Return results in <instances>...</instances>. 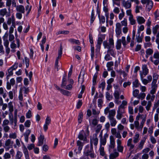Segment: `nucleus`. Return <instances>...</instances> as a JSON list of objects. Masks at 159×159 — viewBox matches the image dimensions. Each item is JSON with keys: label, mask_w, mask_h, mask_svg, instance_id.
Wrapping results in <instances>:
<instances>
[{"label": "nucleus", "mask_w": 159, "mask_h": 159, "mask_svg": "<svg viewBox=\"0 0 159 159\" xmlns=\"http://www.w3.org/2000/svg\"><path fill=\"white\" fill-rule=\"evenodd\" d=\"M142 69V71H140V72L141 79L143 83L145 85H146L152 81V77L151 75H148L147 77L148 80L144 79V77L147 75L148 72V70L146 65H143Z\"/></svg>", "instance_id": "f257e3e1"}, {"label": "nucleus", "mask_w": 159, "mask_h": 159, "mask_svg": "<svg viewBox=\"0 0 159 159\" xmlns=\"http://www.w3.org/2000/svg\"><path fill=\"white\" fill-rule=\"evenodd\" d=\"M66 78V75L65 74L62 79L61 86L63 89L70 90L72 89V85L74 84V81L72 79H70L67 80Z\"/></svg>", "instance_id": "f03ea898"}, {"label": "nucleus", "mask_w": 159, "mask_h": 159, "mask_svg": "<svg viewBox=\"0 0 159 159\" xmlns=\"http://www.w3.org/2000/svg\"><path fill=\"white\" fill-rule=\"evenodd\" d=\"M153 80L152 84V89L150 93L152 95L154 94L156 92V90L157 88V85L156 83L157 79V76L156 74H154L153 75Z\"/></svg>", "instance_id": "7ed1b4c3"}, {"label": "nucleus", "mask_w": 159, "mask_h": 159, "mask_svg": "<svg viewBox=\"0 0 159 159\" xmlns=\"http://www.w3.org/2000/svg\"><path fill=\"white\" fill-rule=\"evenodd\" d=\"M150 60L155 65H158L159 63V52H155L153 56L150 57Z\"/></svg>", "instance_id": "20e7f679"}, {"label": "nucleus", "mask_w": 159, "mask_h": 159, "mask_svg": "<svg viewBox=\"0 0 159 159\" xmlns=\"http://www.w3.org/2000/svg\"><path fill=\"white\" fill-rule=\"evenodd\" d=\"M62 50L63 47L62 45L61 44L60 46V48L58 51V56L56 58L55 63V67L57 69V71H58L59 70L58 65V60L59 59H60L61 57V55L62 53Z\"/></svg>", "instance_id": "39448f33"}, {"label": "nucleus", "mask_w": 159, "mask_h": 159, "mask_svg": "<svg viewBox=\"0 0 159 159\" xmlns=\"http://www.w3.org/2000/svg\"><path fill=\"white\" fill-rule=\"evenodd\" d=\"M103 45L105 48L110 49L114 47V40L112 38H110L109 42L104 41L103 42Z\"/></svg>", "instance_id": "423d86ee"}, {"label": "nucleus", "mask_w": 159, "mask_h": 159, "mask_svg": "<svg viewBox=\"0 0 159 159\" xmlns=\"http://www.w3.org/2000/svg\"><path fill=\"white\" fill-rule=\"evenodd\" d=\"M14 142L11 139L7 140L4 143V147L6 150H8L10 148H12Z\"/></svg>", "instance_id": "0eeeda50"}, {"label": "nucleus", "mask_w": 159, "mask_h": 159, "mask_svg": "<svg viewBox=\"0 0 159 159\" xmlns=\"http://www.w3.org/2000/svg\"><path fill=\"white\" fill-rule=\"evenodd\" d=\"M115 146V142L114 137L111 135L110 136V144L109 145V151L110 152L111 150L114 149Z\"/></svg>", "instance_id": "6e6552de"}, {"label": "nucleus", "mask_w": 159, "mask_h": 159, "mask_svg": "<svg viewBox=\"0 0 159 159\" xmlns=\"http://www.w3.org/2000/svg\"><path fill=\"white\" fill-rule=\"evenodd\" d=\"M115 32L116 36L118 37L121 34V25L120 23H116Z\"/></svg>", "instance_id": "1a4fd4ad"}, {"label": "nucleus", "mask_w": 159, "mask_h": 159, "mask_svg": "<svg viewBox=\"0 0 159 159\" xmlns=\"http://www.w3.org/2000/svg\"><path fill=\"white\" fill-rule=\"evenodd\" d=\"M141 105L143 106H145L147 104L145 108L147 111H149L150 110V108L152 105V103L150 101H148L147 102L146 101L144 100L141 102Z\"/></svg>", "instance_id": "9d476101"}, {"label": "nucleus", "mask_w": 159, "mask_h": 159, "mask_svg": "<svg viewBox=\"0 0 159 159\" xmlns=\"http://www.w3.org/2000/svg\"><path fill=\"white\" fill-rule=\"evenodd\" d=\"M117 144V150L118 152L122 153L123 152L124 147L121 145L122 142L120 139H117L116 140Z\"/></svg>", "instance_id": "9b49d317"}, {"label": "nucleus", "mask_w": 159, "mask_h": 159, "mask_svg": "<svg viewBox=\"0 0 159 159\" xmlns=\"http://www.w3.org/2000/svg\"><path fill=\"white\" fill-rule=\"evenodd\" d=\"M122 4L126 9H129L131 7V3L129 0L125 1L123 0L122 2Z\"/></svg>", "instance_id": "f8f14e48"}, {"label": "nucleus", "mask_w": 159, "mask_h": 159, "mask_svg": "<svg viewBox=\"0 0 159 159\" xmlns=\"http://www.w3.org/2000/svg\"><path fill=\"white\" fill-rule=\"evenodd\" d=\"M144 121L143 120L140 125H139V123L138 120H136L134 122L136 128L138 130L141 129L143 127V124Z\"/></svg>", "instance_id": "ddd939ff"}, {"label": "nucleus", "mask_w": 159, "mask_h": 159, "mask_svg": "<svg viewBox=\"0 0 159 159\" xmlns=\"http://www.w3.org/2000/svg\"><path fill=\"white\" fill-rule=\"evenodd\" d=\"M114 152L111 153L109 155L110 159H115L119 156V153L115 149Z\"/></svg>", "instance_id": "4468645a"}, {"label": "nucleus", "mask_w": 159, "mask_h": 159, "mask_svg": "<svg viewBox=\"0 0 159 159\" xmlns=\"http://www.w3.org/2000/svg\"><path fill=\"white\" fill-rule=\"evenodd\" d=\"M16 9L17 11L22 13L25 12V9L24 7L22 5L16 6Z\"/></svg>", "instance_id": "2eb2a0df"}, {"label": "nucleus", "mask_w": 159, "mask_h": 159, "mask_svg": "<svg viewBox=\"0 0 159 159\" xmlns=\"http://www.w3.org/2000/svg\"><path fill=\"white\" fill-rule=\"evenodd\" d=\"M23 152L24 153L25 159H30V157L29 155V152L25 146H24Z\"/></svg>", "instance_id": "dca6fc26"}, {"label": "nucleus", "mask_w": 159, "mask_h": 159, "mask_svg": "<svg viewBox=\"0 0 159 159\" xmlns=\"http://www.w3.org/2000/svg\"><path fill=\"white\" fill-rule=\"evenodd\" d=\"M98 139L97 138V135L95 134L94 135L93 138L91 140V143L92 144H93L95 146H96L98 144Z\"/></svg>", "instance_id": "f3484780"}, {"label": "nucleus", "mask_w": 159, "mask_h": 159, "mask_svg": "<svg viewBox=\"0 0 159 159\" xmlns=\"http://www.w3.org/2000/svg\"><path fill=\"white\" fill-rule=\"evenodd\" d=\"M132 139H129L127 142V146L129 147V150L133 149L134 147V145L132 143Z\"/></svg>", "instance_id": "a211bd4d"}, {"label": "nucleus", "mask_w": 159, "mask_h": 159, "mask_svg": "<svg viewBox=\"0 0 159 159\" xmlns=\"http://www.w3.org/2000/svg\"><path fill=\"white\" fill-rule=\"evenodd\" d=\"M58 90H60L61 93L64 95L66 96H69L70 95V93L68 91L61 89L60 88H58Z\"/></svg>", "instance_id": "6ab92c4d"}, {"label": "nucleus", "mask_w": 159, "mask_h": 159, "mask_svg": "<svg viewBox=\"0 0 159 159\" xmlns=\"http://www.w3.org/2000/svg\"><path fill=\"white\" fill-rule=\"evenodd\" d=\"M39 143L38 146H40L42 145L43 143V140L44 139V137L43 135H40L39 138Z\"/></svg>", "instance_id": "aec40b11"}, {"label": "nucleus", "mask_w": 159, "mask_h": 159, "mask_svg": "<svg viewBox=\"0 0 159 159\" xmlns=\"http://www.w3.org/2000/svg\"><path fill=\"white\" fill-rule=\"evenodd\" d=\"M146 138L147 137L146 136L144 137L143 139H142L139 143L138 145V148L139 149H141L143 148V145L145 141Z\"/></svg>", "instance_id": "412c9836"}, {"label": "nucleus", "mask_w": 159, "mask_h": 159, "mask_svg": "<svg viewBox=\"0 0 159 159\" xmlns=\"http://www.w3.org/2000/svg\"><path fill=\"white\" fill-rule=\"evenodd\" d=\"M12 23V24H15V19L13 15H12L11 17L9 18L7 21V23L8 25H10Z\"/></svg>", "instance_id": "4be33fe9"}, {"label": "nucleus", "mask_w": 159, "mask_h": 159, "mask_svg": "<svg viewBox=\"0 0 159 159\" xmlns=\"http://www.w3.org/2000/svg\"><path fill=\"white\" fill-rule=\"evenodd\" d=\"M31 131L29 129L26 130L24 134L25 137V141L26 142H28V140L29 135Z\"/></svg>", "instance_id": "5701e85b"}, {"label": "nucleus", "mask_w": 159, "mask_h": 159, "mask_svg": "<svg viewBox=\"0 0 159 159\" xmlns=\"http://www.w3.org/2000/svg\"><path fill=\"white\" fill-rule=\"evenodd\" d=\"M137 20L139 24L143 23L145 21V20L143 17L140 16L137 17Z\"/></svg>", "instance_id": "b1692460"}, {"label": "nucleus", "mask_w": 159, "mask_h": 159, "mask_svg": "<svg viewBox=\"0 0 159 159\" xmlns=\"http://www.w3.org/2000/svg\"><path fill=\"white\" fill-rule=\"evenodd\" d=\"M100 136L101 138V139H100V142L101 143V145L102 146V145H105L106 141L107 139L106 138L105 136L103 138L102 137V134H100Z\"/></svg>", "instance_id": "393cba45"}, {"label": "nucleus", "mask_w": 159, "mask_h": 159, "mask_svg": "<svg viewBox=\"0 0 159 159\" xmlns=\"http://www.w3.org/2000/svg\"><path fill=\"white\" fill-rule=\"evenodd\" d=\"M120 93V90H116L115 91L114 95L115 99H119Z\"/></svg>", "instance_id": "a878e982"}, {"label": "nucleus", "mask_w": 159, "mask_h": 159, "mask_svg": "<svg viewBox=\"0 0 159 159\" xmlns=\"http://www.w3.org/2000/svg\"><path fill=\"white\" fill-rule=\"evenodd\" d=\"M19 100L20 101V104L21 106H23V104L22 103V101H23V94L21 91L19 92V94L18 96Z\"/></svg>", "instance_id": "bb28decb"}, {"label": "nucleus", "mask_w": 159, "mask_h": 159, "mask_svg": "<svg viewBox=\"0 0 159 159\" xmlns=\"http://www.w3.org/2000/svg\"><path fill=\"white\" fill-rule=\"evenodd\" d=\"M143 38V35H140V33H138L136 36V39L138 42H142V39Z\"/></svg>", "instance_id": "cd10ccee"}, {"label": "nucleus", "mask_w": 159, "mask_h": 159, "mask_svg": "<svg viewBox=\"0 0 159 159\" xmlns=\"http://www.w3.org/2000/svg\"><path fill=\"white\" fill-rule=\"evenodd\" d=\"M153 6V2L151 1L147 4L146 6V8L148 11H150L152 8Z\"/></svg>", "instance_id": "c85d7f7f"}, {"label": "nucleus", "mask_w": 159, "mask_h": 159, "mask_svg": "<svg viewBox=\"0 0 159 159\" xmlns=\"http://www.w3.org/2000/svg\"><path fill=\"white\" fill-rule=\"evenodd\" d=\"M116 113V111L115 110H113L110 111L109 112V118L111 119L113 118L114 116L115 115Z\"/></svg>", "instance_id": "c756f323"}, {"label": "nucleus", "mask_w": 159, "mask_h": 159, "mask_svg": "<svg viewBox=\"0 0 159 159\" xmlns=\"http://www.w3.org/2000/svg\"><path fill=\"white\" fill-rule=\"evenodd\" d=\"M139 134H135L133 138V142L134 143H137L139 140Z\"/></svg>", "instance_id": "7c9ffc66"}, {"label": "nucleus", "mask_w": 159, "mask_h": 159, "mask_svg": "<svg viewBox=\"0 0 159 159\" xmlns=\"http://www.w3.org/2000/svg\"><path fill=\"white\" fill-rule=\"evenodd\" d=\"M50 120H46L45 123L43 126L44 130L45 131L47 130L48 128V125L50 123Z\"/></svg>", "instance_id": "2f4dec72"}, {"label": "nucleus", "mask_w": 159, "mask_h": 159, "mask_svg": "<svg viewBox=\"0 0 159 159\" xmlns=\"http://www.w3.org/2000/svg\"><path fill=\"white\" fill-rule=\"evenodd\" d=\"M153 50L151 48H148L147 49L146 51V57H148V56L152 55L153 53Z\"/></svg>", "instance_id": "473e14b6"}, {"label": "nucleus", "mask_w": 159, "mask_h": 159, "mask_svg": "<svg viewBox=\"0 0 159 159\" xmlns=\"http://www.w3.org/2000/svg\"><path fill=\"white\" fill-rule=\"evenodd\" d=\"M84 75H81L80 74L78 78V81L80 84H82L84 81Z\"/></svg>", "instance_id": "72a5a7b5"}, {"label": "nucleus", "mask_w": 159, "mask_h": 159, "mask_svg": "<svg viewBox=\"0 0 159 159\" xmlns=\"http://www.w3.org/2000/svg\"><path fill=\"white\" fill-rule=\"evenodd\" d=\"M155 96L154 94L152 96L150 94H148L146 97V99L147 100H149L150 99L152 101H153L155 98Z\"/></svg>", "instance_id": "f704fd0d"}, {"label": "nucleus", "mask_w": 159, "mask_h": 159, "mask_svg": "<svg viewBox=\"0 0 159 159\" xmlns=\"http://www.w3.org/2000/svg\"><path fill=\"white\" fill-rule=\"evenodd\" d=\"M7 13V11L6 8L2 9L0 10V15L2 16H4Z\"/></svg>", "instance_id": "c9c22d12"}, {"label": "nucleus", "mask_w": 159, "mask_h": 159, "mask_svg": "<svg viewBox=\"0 0 159 159\" xmlns=\"http://www.w3.org/2000/svg\"><path fill=\"white\" fill-rule=\"evenodd\" d=\"M70 42L73 43H75L77 45H80V41L78 40L75 39H71L69 40Z\"/></svg>", "instance_id": "e433bc0d"}, {"label": "nucleus", "mask_w": 159, "mask_h": 159, "mask_svg": "<svg viewBox=\"0 0 159 159\" xmlns=\"http://www.w3.org/2000/svg\"><path fill=\"white\" fill-rule=\"evenodd\" d=\"M129 19L131 25H133L136 24V20L134 19L133 16L129 17Z\"/></svg>", "instance_id": "4c0bfd02"}, {"label": "nucleus", "mask_w": 159, "mask_h": 159, "mask_svg": "<svg viewBox=\"0 0 159 159\" xmlns=\"http://www.w3.org/2000/svg\"><path fill=\"white\" fill-rule=\"evenodd\" d=\"M159 25H157L153 27L152 28V32L154 34H156L157 30H159Z\"/></svg>", "instance_id": "58836bf2"}, {"label": "nucleus", "mask_w": 159, "mask_h": 159, "mask_svg": "<svg viewBox=\"0 0 159 159\" xmlns=\"http://www.w3.org/2000/svg\"><path fill=\"white\" fill-rule=\"evenodd\" d=\"M121 41L120 39H118L117 41V44L116 45V48L117 49L119 50L121 48Z\"/></svg>", "instance_id": "ea45409f"}, {"label": "nucleus", "mask_w": 159, "mask_h": 159, "mask_svg": "<svg viewBox=\"0 0 159 159\" xmlns=\"http://www.w3.org/2000/svg\"><path fill=\"white\" fill-rule=\"evenodd\" d=\"M100 154L102 156H104L105 155V152L104 151V147L101 145L100 146L99 148Z\"/></svg>", "instance_id": "a19ab883"}, {"label": "nucleus", "mask_w": 159, "mask_h": 159, "mask_svg": "<svg viewBox=\"0 0 159 159\" xmlns=\"http://www.w3.org/2000/svg\"><path fill=\"white\" fill-rule=\"evenodd\" d=\"M146 118V115L145 114H139L137 116L136 119H145Z\"/></svg>", "instance_id": "79ce46f5"}, {"label": "nucleus", "mask_w": 159, "mask_h": 159, "mask_svg": "<svg viewBox=\"0 0 159 159\" xmlns=\"http://www.w3.org/2000/svg\"><path fill=\"white\" fill-rule=\"evenodd\" d=\"M109 49L107 51V53L110 54L112 56L115 57L116 55L115 53L114 52L113 50L112 49Z\"/></svg>", "instance_id": "37998d69"}, {"label": "nucleus", "mask_w": 159, "mask_h": 159, "mask_svg": "<svg viewBox=\"0 0 159 159\" xmlns=\"http://www.w3.org/2000/svg\"><path fill=\"white\" fill-rule=\"evenodd\" d=\"M159 107V100L155 101L154 104L153 110H155Z\"/></svg>", "instance_id": "c03bdc74"}, {"label": "nucleus", "mask_w": 159, "mask_h": 159, "mask_svg": "<svg viewBox=\"0 0 159 159\" xmlns=\"http://www.w3.org/2000/svg\"><path fill=\"white\" fill-rule=\"evenodd\" d=\"M146 96V94L144 93H140L139 94L137 98L139 99H144Z\"/></svg>", "instance_id": "a18cd8bd"}, {"label": "nucleus", "mask_w": 159, "mask_h": 159, "mask_svg": "<svg viewBox=\"0 0 159 159\" xmlns=\"http://www.w3.org/2000/svg\"><path fill=\"white\" fill-rule=\"evenodd\" d=\"M116 71L120 75L123 74L124 77H125L127 75V74H126L124 71L121 70V69L119 70H116Z\"/></svg>", "instance_id": "49530a36"}, {"label": "nucleus", "mask_w": 159, "mask_h": 159, "mask_svg": "<svg viewBox=\"0 0 159 159\" xmlns=\"http://www.w3.org/2000/svg\"><path fill=\"white\" fill-rule=\"evenodd\" d=\"M4 159H8L11 158L10 154L8 152H6L3 155Z\"/></svg>", "instance_id": "de8ad7c7"}, {"label": "nucleus", "mask_w": 159, "mask_h": 159, "mask_svg": "<svg viewBox=\"0 0 159 159\" xmlns=\"http://www.w3.org/2000/svg\"><path fill=\"white\" fill-rule=\"evenodd\" d=\"M15 28V24H12L9 28V34H11L14 31V28Z\"/></svg>", "instance_id": "09e8293b"}, {"label": "nucleus", "mask_w": 159, "mask_h": 159, "mask_svg": "<svg viewBox=\"0 0 159 159\" xmlns=\"http://www.w3.org/2000/svg\"><path fill=\"white\" fill-rule=\"evenodd\" d=\"M121 23L122 26H127V20L126 18H124L123 20L121 21Z\"/></svg>", "instance_id": "8fccbe9b"}, {"label": "nucleus", "mask_w": 159, "mask_h": 159, "mask_svg": "<svg viewBox=\"0 0 159 159\" xmlns=\"http://www.w3.org/2000/svg\"><path fill=\"white\" fill-rule=\"evenodd\" d=\"M102 42V39L101 38H99L98 39V45H97V47L98 48V49H100V45L101 44Z\"/></svg>", "instance_id": "3c124183"}, {"label": "nucleus", "mask_w": 159, "mask_h": 159, "mask_svg": "<svg viewBox=\"0 0 159 159\" xmlns=\"http://www.w3.org/2000/svg\"><path fill=\"white\" fill-rule=\"evenodd\" d=\"M139 91L138 89L134 90L133 92V95L134 97H137L139 95Z\"/></svg>", "instance_id": "603ef678"}, {"label": "nucleus", "mask_w": 159, "mask_h": 159, "mask_svg": "<svg viewBox=\"0 0 159 159\" xmlns=\"http://www.w3.org/2000/svg\"><path fill=\"white\" fill-rule=\"evenodd\" d=\"M125 16V12L123 9L121 10V13H120L119 15V18L120 20H121Z\"/></svg>", "instance_id": "864d4df0"}, {"label": "nucleus", "mask_w": 159, "mask_h": 159, "mask_svg": "<svg viewBox=\"0 0 159 159\" xmlns=\"http://www.w3.org/2000/svg\"><path fill=\"white\" fill-rule=\"evenodd\" d=\"M120 110L121 109H119L117 111V117L118 119H120L122 117V115L121 112H120Z\"/></svg>", "instance_id": "5fc2aeb1"}, {"label": "nucleus", "mask_w": 159, "mask_h": 159, "mask_svg": "<svg viewBox=\"0 0 159 159\" xmlns=\"http://www.w3.org/2000/svg\"><path fill=\"white\" fill-rule=\"evenodd\" d=\"M142 7L141 6H139L137 5L135 7V11L136 13H138L140 12L139 10H142Z\"/></svg>", "instance_id": "6e6d98bb"}, {"label": "nucleus", "mask_w": 159, "mask_h": 159, "mask_svg": "<svg viewBox=\"0 0 159 159\" xmlns=\"http://www.w3.org/2000/svg\"><path fill=\"white\" fill-rule=\"evenodd\" d=\"M8 106L10 112H12L13 111V107L12 103L11 102H9L8 104Z\"/></svg>", "instance_id": "4d7b16f0"}, {"label": "nucleus", "mask_w": 159, "mask_h": 159, "mask_svg": "<svg viewBox=\"0 0 159 159\" xmlns=\"http://www.w3.org/2000/svg\"><path fill=\"white\" fill-rule=\"evenodd\" d=\"M17 137L16 134L15 133H11L10 134L9 137L11 139H15Z\"/></svg>", "instance_id": "13d9d810"}, {"label": "nucleus", "mask_w": 159, "mask_h": 159, "mask_svg": "<svg viewBox=\"0 0 159 159\" xmlns=\"http://www.w3.org/2000/svg\"><path fill=\"white\" fill-rule=\"evenodd\" d=\"M127 104V102L125 101H123L122 102L120 106L119 109H121L123 108Z\"/></svg>", "instance_id": "bf43d9fd"}, {"label": "nucleus", "mask_w": 159, "mask_h": 159, "mask_svg": "<svg viewBox=\"0 0 159 159\" xmlns=\"http://www.w3.org/2000/svg\"><path fill=\"white\" fill-rule=\"evenodd\" d=\"M133 87L137 88L139 87V84L138 83V80H136L133 83Z\"/></svg>", "instance_id": "052dcab7"}, {"label": "nucleus", "mask_w": 159, "mask_h": 159, "mask_svg": "<svg viewBox=\"0 0 159 159\" xmlns=\"http://www.w3.org/2000/svg\"><path fill=\"white\" fill-rule=\"evenodd\" d=\"M132 11L131 9H128L126 11V15L129 16V17H130L133 16V15L132 14L131 12Z\"/></svg>", "instance_id": "680f3d73"}, {"label": "nucleus", "mask_w": 159, "mask_h": 159, "mask_svg": "<svg viewBox=\"0 0 159 159\" xmlns=\"http://www.w3.org/2000/svg\"><path fill=\"white\" fill-rule=\"evenodd\" d=\"M104 58L106 61H108L111 60L112 59V57H110V54L107 53V54L105 56Z\"/></svg>", "instance_id": "e2e57ef3"}, {"label": "nucleus", "mask_w": 159, "mask_h": 159, "mask_svg": "<svg viewBox=\"0 0 159 159\" xmlns=\"http://www.w3.org/2000/svg\"><path fill=\"white\" fill-rule=\"evenodd\" d=\"M82 104V100H79L78 101L76 105V107L77 109H79L80 108Z\"/></svg>", "instance_id": "0e129e2a"}, {"label": "nucleus", "mask_w": 159, "mask_h": 159, "mask_svg": "<svg viewBox=\"0 0 159 159\" xmlns=\"http://www.w3.org/2000/svg\"><path fill=\"white\" fill-rule=\"evenodd\" d=\"M79 138L81 140H83L84 141H86L87 140V139L86 137H84L83 135L81 134H80L79 135Z\"/></svg>", "instance_id": "69168bd1"}, {"label": "nucleus", "mask_w": 159, "mask_h": 159, "mask_svg": "<svg viewBox=\"0 0 159 159\" xmlns=\"http://www.w3.org/2000/svg\"><path fill=\"white\" fill-rule=\"evenodd\" d=\"M22 156V153L21 152L18 151L16 156V158H21Z\"/></svg>", "instance_id": "338daca9"}, {"label": "nucleus", "mask_w": 159, "mask_h": 159, "mask_svg": "<svg viewBox=\"0 0 159 159\" xmlns=\"http://www.w3.org/2000/svg\"><path fill=\"white\" fill-rule=\"evenodd\" d=\"M31 124V122L29 120H27L25 123V127H30Z\"/></svg>", "instance_id": "774afa93"}]
</instances>
